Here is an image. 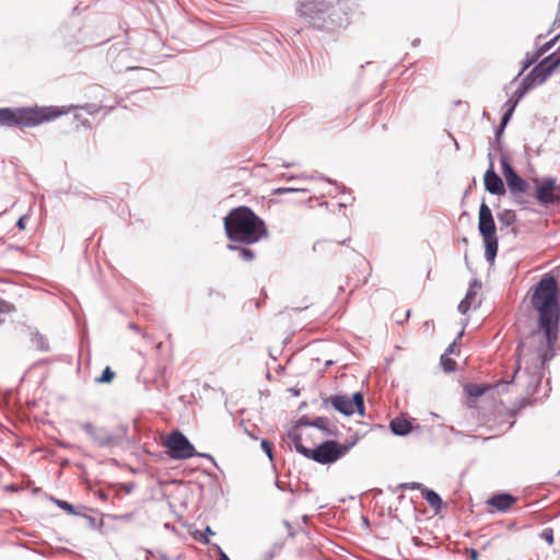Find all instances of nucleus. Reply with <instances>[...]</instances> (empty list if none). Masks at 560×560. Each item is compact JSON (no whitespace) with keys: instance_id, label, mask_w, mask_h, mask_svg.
<instances>
[{"instance_id":"obj_22","label":"nucleus","mask_w":560,"mask_h":560,"mask_svg":"<svg viewBox=\"0 0 560 560\" xmlns=\"http://www.w3.org/2000/svg\"><path fill=\"white\" fill-rule=\"evenodd\" d=\"M288 438L291 440V442L294 445L295 451L299 454H301V451L303 448H307L306 446L303 445L301 433L299 432V430L296 428L293 427L292 429H290L288 431Z\"/></svg>"},{"instance_id":"obj_6","label":"nucleus","mask_w":560,"mask_h":560,"mask_svg":"<svg viewBox=\"0 0 560 560\" xmlns=\"http://www.w3.org/2000/svg\"><path fill=\"white\" fill-rule=\"evenodd\" d=\"M79 428L101 448L119 446L127 435V427H119L117 430L110 431L105 427H97L91 422H80Z\"/></svg>"},{"instance_id":"obj_3","label":"nucleus","mask_w":560,"mask_h":560,"mask_svg":"<svg viewBox=\"0 0 560 560\" xmlns=\"http://www.w3.org/2000/svg\"><path fill=\"white\" fill-rule=\"evenodd\" d=\"M300 16L317 30L334 31L348 23L347 13L339 5H331L317 0H298Z\"/></svg>"},{"instance_id":"obj_15","label":"nucleus","mask_w":560,"mask_h":560,"mask_svg":"<svg viewBox=\"0 0 560 560\" xmlns=\"http://www.w3.org/2000/svg\"><path fill=\"white\" fill-rule=\"evenodd\" d=\"M312 427L320 430L327 436H337L338 429L326 417H316L312 420Z\"/></svg>"},{"instance_id":"obj_50","label":"nucleus","mask_w":560,"mask_h":560,"mask_svg":"<svg viewBox=\"0 0 560 560\" xmlns=\"http://www.w3.org/2000/svg\"><path fill=\"white\" fill-rule=\"evenodd\" d=\"M129 327H130L131 329L136 330V331H139V327H138L136 324H133V323H131V324L129 325Z\"/></svg>"},{"instance_id":"obj_40","label":"nucleus","mask_w":560,"mask_h":560,"mask_svg":"<svg viewBox=\"0 0 560 560\" xmlns=\"http://www.w3.org/2000/svg\"><path fill=\"white\" fill-rule=\"evenodd\" d=\"M298 191H304V189L292 188V187H281L276 190L277 194L298 192Z\"/></svg>"},{"instance_id":"obj_25","label":"nucleus","mask_w":560,"mask_h":560,"mask_svg":"<svg viewBox=\"0 0 560 560\" xmlns=\"http://www.w3.org/2000/svg\"><path fill=\"white\" fill-rule=\"evenodd\" d=\"M545 63L549 65L552 69H557L560 66V46L550 55L542 59Z\"/></svg>"},{"instance_id":"obj_53","label":"nucleus","mask_w":560,"mask_h":560,"mask_svg":"<svg viewBox=\"0 0 560 560\" xmlns=\"http://www.w3.org/2000/svg\"><path fill=\"white\" fill-rule=\"evenodd\" d=\"M347 241H350V238L348 237L347 240H343L342 242H339V244H346Z\"/></svg>"},{"instance_id":"obj_18","label":"nucleus","mask_w":560,"mask_h":560,"mask_svg":"<svg viewBox=\"0 0 560 560\" xmlns=\"http://www.w3.org/2000/svg\"><path fill=\"white\" fill-rule=\"evenodd\" d=\"M284 545H285L284 538L277 539L275 542H272V545L267 550H265L261 553L260 560H272L276 556H278L281 552Z\"/></svg>"},{"instance_id":"obj_1","label":"nucleus","mask_w":560,"mask_h":560,"mask_svg":"<svg viewBox=\"0 0 560 560\" xmlns=\"http://www.w3.org/2000/svg\"><path fill=\"white\" fill-rule=\"evenodd\" d=\"M532 305L538 312V326L542 335L534 332L520 341L516 349V368L512 377V381L525 377L529 394L536 392L542 378L545 364L556 355L560 304L558 284L553 277H545L537 283Z\"/></svg>"},{"instance_id":"obj_21","label":"nucleus","mask_w":560,"mask_h":560,"mask_svg":"<svg viewBox=\"0 0 560 560\" xmlns=\"http://www.w3.org/2000/svg\"><path fill=\"white\" fill-rule=\"evenodd\" d=\"M498 221L503 226H510L515 223L516 214L513 210L504 209L498 213Z\"/></svg>"},{"instance_id":"obj_14","label":"nucleus","mask_w":560,"mask_h":560,"mask_svg":"<svg viewBox=\"0 0 560 560\" xmlns=\"http://www.w3.org/2000/svg\"><path fill=\"white\" fill-rule=\"evenodd\" d=\"M555 71L549 65L545 63L544 60H540L529 72L530 77L535 79L538 84H542Z\"/></svg>"},{"instance_id":"obj_47","label":"nucleus","mask_w":560,"mask_h":560,"mask_svg":"<svg viewBox=\"0 0 560 560\" xmlns=\"http://www.w3.org/2000/svg\"><path fill=\"white\" fill-rule=\"evenodd\" d=\"M199 540H200L202 544H207V545L210 542V540H209V538H208L207 536H205V537L202 536Z\"/></svg>"},{"instance_id":"obj_8","label":"nucleus","mask_w":560,"mask_h":560,"mask_svg":"<svg viewBox=\"0 0 560 560\" xmlns=\"http://www.w3.org/2000/svg\"><path fill=\"white\" fill-rule=\"evenodd\" d=\"M501 167L509 191L514 197L515 202L525 206L527 201L521 195L529 190V183L514 171L505 156L501 160Z\"/></svg>"},{"instance_id":"obj_9","label":"nucleus","mask_w":560,"mask_h":560,"mask_svg":"<svg viewBox=\"0 0 560 560\" xmlns=\"http://www.w3.org/2000/svg\"><path fill=\"white\" fill-rule=\"evenodd\" d=\"M327 402H330L337 411L345 416H351L355 410L360 416L364 415V398L360 392H355L352 398L346 395H334L325 400V404Z\"/></svg>"},{"instance_id":"obj_23","label":"nucleus","mask_w":560,"mask_h":560,"mask_svg":"<svg viewBox=\"0 0 560 560\" xmlns=\"http://www.w3.org/2000/svg\"><path fill=\"white\" fill-rule=\"evenodd\" d=\"M488 390L487 385L482 384H469L466 386V392L469 397L478 398Z\"/></svg>"},{"instance_id":"obj_19","label":"nucleus","mask_w":560,"mask_h":560,"mask_svg":"<svg viewBox=\"0 0 560 560\" xmlns=\"http://www.w3.org/2000/svg\"><path fill=\"white\" fill-rule=\"evenodd\" d=\"M421 493H422L423 498L425 499V501L428 502V504L432 509H435V510L441 509L442 499L434 490H431L428 488H421Z\"/></svg>"},{"instance_id":"obj_42","label":"nucleus","mask_w":560,"mask_h":560,"mask_svg":"<svg viewBox=\"0 0 560 560\" xmlns=\"http://www.w3.org/2000/svg\"><path fill=\"white\" fill-rule=\"evenodd\" d=\"M404 488L408 489H418L421 491V488H425L422 483L419 482H411V483H405L402 485Z\"/></svg>"},{"instance_id":"obj_43","label":"nucleus","mask_w":560,"mask_h":560,"mask_svg":"<svg viewBox=\"0 0 560 560\" xmlns=\"http://www.w3.org/2000/svg\"><path fill=\"white\" fill-rule=\"evenodd\" d=\"M215 549L219 553V560H231L228 555L221 549L220 546L215 545Z\"/></svg>"},{"instance_id":"obj_10","label":"nucleus","mask_w":560,"mask_h":560,"mask_svg":"<svg viewBox=\"0 0 560 560\" xmlns=\"http://www.w3.org/2000/svg\"><path fill=\"white\" fill-rule=\"evenodd\" d=\"M557 182L553 177H545L540 185L535 189V198L541 206L558 205L557 202Z\"/></svg>"},{"instance_id":"obj_39","label":"nucleus","mask_w":560,"mask_h":560,"mask_svg":"<svg viewBox=\"0 0 560 560\" xmlns=\"http://www.w3.org/2000/svg\"><path fill=\"white\" fill-rule=\"evenodd\" d=\"M512 113L511 112H506L503 114L502 118H501V130H504L506 124L510 121L511 117H512Z\"/></svg>"},{"instance_id":"obj_31","label":"nucleus","mask_w":560,"mask_h":560,"mask_svg":"<svg viewBox=\"0 0 560 560\" xmlns=\"http://www.w3.org/2000/svg\"><path fill=\"white\" fill-rule=\"evenodd\" d=\"M34 341L36 342V346L43 350V351H48L49 347H48V342L47 340L45 339L44 336L39 335V334H36L35 335V338H34Z\"/></svg>"},{"instance_id":"obj_2","label":"nucleus","mask_w":560,"mask_h":560,"mask_svg":"<svg viewBox=\"0 0 560 560\" xmlns=\"http://www.w3.org/2000/svg\"><path fill=\"white\" fill-rule=\"evenodd\" d=\"M223 223L226 237L231 242L247 245L268 236L265 222L248 207L232 209Z\"/></svg>"},{"instance_id":"obj_4","label":"nucleus","mask_w":560,"mask_h":560,"mask_svg":"<svg viewBox=\"0 0 560 560\" xmlns=\"http://www.w3.org/2000/svg\"><path fill=\"white\" fill-rule=\"evenodd\" d=\"M65 113L55 106L3 107L0 108V126L35 127L42 122L52 120Z\"/></svg>"},{"instance_id":"obj_16","label":"nucleus","mask_w":560,"mask_h":560,"mask_svg":"<svg viewBox=\"0 0 560 560\" xmlns=\"http://www.w3.org/2000/svg\"><path fill=\"white\" fill-rule=\"evenodd\" d=\"M483 243H485V257L486 260L490 264L494 262L498 247H499V241L497 234L490 235L489 237L483 236Z\"/></svg>"},{"instance_id":"obj_32","label":"nucleus","mask_w":560,"mask_h":560,"mask_svg":"<svg viewBox=\"0 0 560 560\" xmlns=\"http://www.w3.org/2000/svg\"><path fill=\"white\" fill-rule=\"evenodd\" d=\"M470 307H472V302L471 301H468V299H463L459 304H458V311L459 313L462 314H466Z\"/></svg>"},{"instance_id":"obj_7","label":"nucleus","mask_w":560,"mask_h":560,"mask_svg":"<svg viewBox=\"0 0 560 560\" xmlns=\"http://www.w3.org/2000/svg\"><path fill=\"white\" fill-rule=\"evenodd\" d=\"M164 444L167 448L168 456L173 459H188L197 455L214 462V458L210 454L196 453L194 445L189 442L185 434L178 430L171 432L167 435Z\"/></svg>"},{"instance_id":"obj_44","label":"nucleus","mask_w":560,"mask_h":560,"mask_svg":"<svg viewBox=\"0 0 560 560\" xmlns=\"http://www.w3.org/2000/svg\"><path fill=\"white\" fill-rule=\"evenodd\" d=\"M467 552L469 553V558L470 560H478L479 559V553L476 549L474 548H470L467 550Z\"/></svg>"},{"instance_id":"obj_27","label":"nucleus","mask_w":560,"mask_h":560,"mask_svg":"<svg viewBox=\"0 0 560 560\" xmlns=\"http://www.w3.org/2000/svg\"><path fill=\"white\" fill-rule=\"evenodd\" d=\"M441 364H442L443 370L445 372L450 373V372L455 371L456 362L453 359L448 358L447 353L442 354V357H441Z\"/></svg>"},{"instance_id":"obj_54","label":"nucleus","mask_w":560,"mask_h":560,"mask_svg":"<svg viewBox=\"0 0 560 560\" xmlns=\"http://www.w3.org/2000/svg\"><path fill=\"white\" fill-rule=\"evenodd\" d=\"M276 486H277L279 489H282V488H281V485L279 483V481H276Z\"/></svg>"},{"instance_id":"obj_35","label":"nucleus","mask_w":560,"mask_h":560,"mask_svg":"<svg viewBox=\"0 0 560 560\" xmlns=\"http://www.w3.org/2000/svg\"><path fill=\"white\" fill-rule=\"evenodd\" d=\"M56 503H57V505L59 508H61L62 510L67 511L68 513L74 514V508L69 502L63 501V500H56Z\"/></svg>"},{"instance_id":"obj_30","label":"nucleus","mask_w":560,"mask_h":560,"mask_svg":"<svg viewBox=\"0 0 560 560\" xmlns=\"http://www.w3.org/2000/svg\"><path fill=\"white\" fill-rule=\"evenodd\" d=\"M115 376V373L109 366H106L101 376L96 377V383H110Z\"/></svg>"},{"instance_id":"obj_20","label":"nucleus","mask_w":560,"mask_h":560,"mask_svg":"<svg viewBox=\"0 0 560 560\" xmlns=\"http://www.w3.org/2000/svg\"><path fill=\"white\" fill-rule=\"evenodd\" d=\"M228 248L230 250L237 252L238 258L244 261H252L255 258V252L250 248L234 244H229Z\"/></svg>"},{"instance_id":"obj_52","label":"nucleus","mask_w":560,"mask_h":560,"mask_svg":"<svg viewBox=\"0 0 560 560\" xmlns=\"http://www.w3.org/2000/svg\"><path fill=\"white\" fill-rule=\"evenodd\" d=\"M318 246H320V243H319V242H318V243H316V244H314V249L316 250V249L318 248Z\"/></svg>"},{"instance_id":"obj_37","label":"nucleus","mask_w":560,"mask_h":560,"mask_svg":"<svg viewBox=\"0 0 560 560\" xmlns=\"http://www.w3.org/2000/svg\"><path fill=\"white\" fill-rule=\"evenodd\" d=\"M517 104V100H514L513 97L509 98L505 103L506 112H511L513 114Z\"/></svg>"},{"instance_id":"obj_41","label":"nucleus","mask_w":560,"mask_h":560,"mask_svg":"<svg viewBox=\"0 0 560 560\" xmlns=\"http://www.w3.org/2000/svg\"><path fill=\"white\" fill-rule=\"evenodd\" d=\"M527 94L522 88H517L512 97L517 100V103Z\"/></svg>"},{"instance_id":"obj_17","label":"nucleus","mask_w":560,"mask_h":560,"mask_svg":"<svg viewBox=\"0 0 560 560\" xmlns=\"http://www.w3.org/2000/svg\"><path fill=\"white\" fill-rule=\"evenodd\" d=\"M390 430L395 435L405 436L412 430V424L404 418H395L390 421Z\"/></svg>"},{"instance_id":"obj_11","label":"nucleus","mask_w":560,"mask_h":560,"mask_svg":"<svg viewBox=\"0 0 560 560\" xmlns=\"http://www.w3.org/2000/svg\"><path fill=\"white\" fill-rule=\"evenodd\" d=\"M490 164L483 176L485 189L491 195H504L505 186L502 178L495 173L491 153H489Z\"/></svg>"},{"instance_id":"obj_29","label":"nucleus","mask_w":560,"mask_h":560,"mask_svg":"<svg viewBox=\"0 0 560 560\" xmlns=\"http://www.w3.org/2000/svg\"><path fill=\"white\" fill-rule=\"evenodd\" d=\"M560 38V33L558 35H556L553 38H551L550 40H548L547 43H545L538 50H537V57H540L542 56L544 54H546L547 51H549L555 45L556 43L558 42V39Z\"/></svg>"},{"instance_id":"obj_55","label":"nucleus","mask_w":560,"mask_h":560,"mask_svg":"<svg viewBox=\"0 0 560 560\" xmlns=\"http://www.w3.org/2000/svg\"><path fill=\"white\" fill-rule=\"evenodd\" d=\"M331 364H332V361H328V362L326 363V365H327V366H329V365H331Z\"/></svg>"},{"instance_id":"obj_33","label":"nucleus","mask_w":560,"mask_h":560,"mask_svg":"<svg viewBox=\"0 0 560 560\" xmlns=\"http://www.w3.org/2000/svg\"><path fill=\"white\" fill-rule=\"evenodd\" d=\"M540 537L548 544V545H552L553 544V532L551 528H545L541 534H540Z\"/></svg>"},{"instance_id":"obj_5","label":"nucleus","mask_w":560,"mask_h":560,"mask_svg":"<svg viewBox=\"0 0 560 560\" xmlns=\"http://www.w3.org/2000/svg\"><path fill=\"white\" fill-rule=\"evenodd\" d=\"M355 443V440L345 444L328 440L315 448H303L301 455L323 465L332 464L345 456Z\"/></svg>"},{"instance_id":"obj_45","label":"nucleus","mask_w":560,"mask_h":560,"mask_svg":"<svg viewBox=\"0 0 560 560\" xmlns=\"http://www.w3.org/2000/svg\"><path fill=\"white\" fill-rule=\"evenodd\" d=\"M25 220H26V217L25 215H22L19 220H18V228L20 230H24L25 229Z\"/></svg>"},{"instance_id":"obj_13","label":"nucleus","mask_w":560,"mask_h":560,"mask_svg":"<svg viewBox=\"0 0 560 560\" xmlns=\"http://www.w3.org/2000/svg\"><path fill=\"white\" fill-rule=\"evenodd\" d=\"M516 499L510 493H500L491 497L488 504L498 511H506L515 503Z\"/></svg>"},{"instance_id":"obj_28","label":"nucleus","mask_w":560,"mask_h":560,"mask_svg":"<svg viewBox=\"0 0 560 560\" xmlns=\"http://www.w3.org/2000/svg\"><path fill=\"white\" fill-rule=\"evenodd\" d=\"M536 85H539L538 82L535 81V79L533 77H530V73H528L521 82V84L518 85L520 88H522L525 92H529L533 88H535Z\"/></svg>"},{"instance_id":"obj_49","label":"nucleus","mask_w":560,"mask_h":560,"mask_svg":"<svg viewBox=\"0 0 560 560\" xmlns=\"http://www.w3.org/2000/svg\"><path fill=\"white\" fill-rule=\"evenodd\" d=\"M502 132H503V130H501V126H500V127L497 129V131H495V137H497V139H499V138H500V136H501V133H502Z\"/></svg>"},{"instance_id":"obj_51","label":"nucleus","mask_w":560,"mask_h":560,"mask_svg":"<svg viewBox=\"0 0 560 560\" xmlns=\"http://www.w3.org/2000/svg\"><path fill=\"white\" fill-rule=\"evenodd\" d=\"M306 522H307V516H306V515H303V516H302V518H301L300 524H301V525H302V524H306Z\"/></svg>"},{"instance_id":"obj_38","label":"nucleus","mask_w":560,"mask_h":560,"mask_svg":"<svg viewBox=\"0 0 560 560\" xmlns=\"http://www.w3.org/2000/svg\"><path fill=\"white\" fill-rule=\"evenodd\" d=\"M464 335V330L459 331L456 339L448 346V348L446 349V352L447 355L451 354V353H454L455 351V347H456V342L459 338H462V336Z\"/></svg>"},{"instance_id":"obj_24","label":"nucleus","mask_w":560,"mask_h":560,"mask_svg":"<svg viewBox=\"0 0 560 560\" xmlns=\"http://www.w3.org/2000/svg\"><path fill=\"white\" fill-rule=\"evenodd\" d=\"M480 289H481V282L478 279H474L470 282L469 288H468L464 299H468V301H471L474 303L475 298Z\"/></svg>"},{"instance_id":"obj_36","label":"nucleus","mask_w":560,"mask_h":560,"mask_svg":"<svg viewBox=\"0 0 560 560\" xmlns=\"http://www.w3.org/2000/svg\"><path fill=\"white\" fill-rule=\"evenodd\" d=\"M301 427H312V420H310L308 418H306L305 416L301 417L294 428H296L299 430V428Z\"/></svg>"},{"instance_id":"obj_26","label":"nucleus","mask_w":560,"mask_h":560,"mask_svg":"<svg viewBox=\"0 0 560 560\" xmlns=\"http://www.w3.org/2000/svg\"><path fill=\"white\" fill-rule=\"evenodd\" d=\"M282 524H283V526L285 527V529L288 532V537H290V538H294L300 530H303L300 522H296L295 525H293L289 521L283 520Z\"/></svg>"},{"instance_id":"obj_34","label":"nucleus","mask_w":560,"mask_h":560,"mask_svg":"<svg viewBox=\"0 0 560 560\" xmlns=\"http://www.w3.org/2000/svg\"><path fill=\"white\" fill-rule=\"evenodd\" d=\"M261 448L266 453V455L269 457L270 460H272V444L268 440L261 441Z\"/></svg>"},{"instance_id":"obj_46","label":"nucleus","mask_w":560,"mask_h":560,"mask_svg":"<svg viewBox=\"0 0 560 560\" xmlns=\"http://www.w3.org/2000/svg\"><path fill=\"white\" fill-rule=\"evenodd\" d=\"M556 192H557V202L560 203V184L557 185V188H556Z\"/></svg>"},{"instance_id":"obj_12","label":"nucleus","mask_w":560,"mask_h":560,"mask_svg":"<svg viewBox=\"0 0 560 560\" xmlns=\"http://www.w3.org/2000/svg\"><path fill=\"white\" fill-rule=\"evenodd\" d=\"M478 230L482 237L497 234L492 211L485 201L479 207Z\"/></svg>"},{"instance_id":"obj_48","label":"nucleus","mask_w":560,"mask_h":560,"mask_svg":"<svg viewBox=\"0 0 560 560\" xmlns=\"http://www.w3.org/2000/svg\"><path fill=\"white\" fill-rule=\"evenodd\" d=\"M205 532L208 534V535H214V532L211 529L210 526H207Z\"/></svg>"},{"instance_id":"obj_56","label":"nucleus","mask_w":560,"mask_h":560,"mask_svg":"<svg viewBox=\"0 0 560 560\" xmlns=\"http://www.w3.org/2000/svg\"><path fill=\"white\" fill-rule=\"evenodd\" d=\"M409 316H410V311H407L406 317H409Z\"/></svg>"}]
</instances>
